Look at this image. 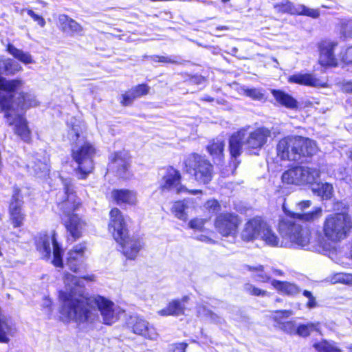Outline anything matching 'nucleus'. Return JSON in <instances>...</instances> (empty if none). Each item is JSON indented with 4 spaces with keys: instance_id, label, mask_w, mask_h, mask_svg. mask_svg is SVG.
<instances>
[{
    "instance_id": "nucleus-41",
    "label": "nucleus",
    "mask_w": 352,
    "mask_h": 352,
    "mask_svg": "<svg viewBox=\"0 0 352 352\" xmlns=\"http://www.w3.org/2000/svg\"><path fill=\"white\" fill-rule=\"evenodd\" d=\"M187 206L183 201H176L172 208V211L178 219L186 221L187 220V214L185 212Z\"/></svg>"
},
{
    "instance_id": "nucleus-13",
    "label": "nucleus",
    "mask_w": 352,
    "mask_h": 352,
    "mask_svg": "<svg viewBox=\"0 0 352 352\" xmlns=\"http://www.w3.org/2000/svg\"><path fill=\"white\" fill-rule=\"evenodd\" d=\"M109 231L116 241H122L127 236L128 228L124 217L117 208H113L109 212Z\"/></svg>"
},
{
    "instance_id": "nucleus-33",
    "label": "nucleus",
    "mask_w": 352,
    "mask_h": 352,
    "mask_svg": "<svg viewBox=\"0 0 352 352\" xmlns=\"http://www.w3.org/2000/svg\"><path fill=\"white\" fill-rule=\"evenodd\" d=\"M7 51L14 58L25 65L34 64L35 63L32 55L29 52H24L22 50L16 48L12 44L8 45Z\"/></svg>"
},
{
    "instance_id": "nucleus-4",
    "label": "nucleus",
    "mask_w": 352,
    "mask_h": 352,
    "mask_svg": "<svg viewBox=\"0 0 352 352\" xmlns=\"http://www.w3.org/2000/svg\"><path fill=\"white\" fill-rule=\"evenodd\" d=\"M322 237L332 243L340 242L346 239L352 229V219L346 212L329 214L324 218L322 223ZM329 244H327V250Z\"/></svg>"
},
{
    "instance_id": "nucleus-55",
    "label": "nucleus",
    "mask_w": 352,
    "mask_h": 352,
    "mask_svg": "<svg viewBox=\"0 0 352 352\" xmlns=\"http://www.w3.org/2000/svg\"><path fill=\"white\" fill-rule=\"evenodd\" d=\"M187 346L188 344L184 342L175 344L173 352H185Z\"/></svg>"
},
{
    "instance_id": "nucleus-56",
    "label": "nucleus",
    "mask_w": 352,
    "mask_h": 352,
    "mask_svg": "<svg viewBox=\"0 0 352 352\" xmlns=\"http://www.w3.org/2000/svg\"><path fill=\"white\" fill-rule=\"evenodd\" d=\"M197 314L199 316H207L210 314V311L206 309L205 307L199 305L197 307Z\"/></svg>"
},
{
    "instance_id": "nucleus-28",
    "label": "nucleus",
    "mask_w": 352,
    "mask_h": 352,
    "mask_svg": "<svg viewBox=\"0 0 352 352\" xmlns=\"http://www.w3.org/2000/svg\"><path fill=\"white\" fill-rule=\"evenodd\" d=\"M298 160L302 157H310L317 153L318 148L315 141L302 136H298Z\"/></svg>"
},
{
    "instance_id": "nucleus-57",
    "label": "nucleus",
    "mask_w": 352,
    "mask_h": 352,
    "mask_svg": "<svg viewBox=\"0 0 352 352\" xmlns=\"http://www.w3.org/2000/svg\"><path fill=\"white\" fill-rule=\"evenodd\" d=\"M206 206L214 210L219 207V204L216 200H209L206 202Z\"/></svg>"
},
{
    "instance_id": "nucleus-12",
    "label": "nucleus",
    "mask_w": 352,
    "mask_h": 352,
    "mask_svg": "<svg viewBox=\"0 0 352 352\" xmlns=\"http://www.w3.org/2000/svg\"><path fill=\"white\" fill-rule=\"evenodd\" d=\"M312 202L310 200L300 201L296 203V208L298 212H289V219H295L296 221L313 223L318 221L322 215L321 207H314L311 211L305 210L311 207Z\"/></svg>"
},
{
    "instance_id": "nucleus-53",
    "label": "nucleus",
    "mask_w": 352,
    "mask_h": 352,
    "mask_svg": "<svg viewBox=\"0 0 352 352\" xmlns=\"http://www.w3.org/2000/svg\"><path fill=\"white\" fill-rule=\"evenodd\" d=\"M342 60L346 63H352V46L346 50Z\"/></svg>"
},
{
    "instance_id": "nucleus-18",
    "label": "nucleus",
    "mask_w": 352,
    "mask_h": 352,
    "mask_svg": "<svg viewBox=\"0 0 352 352\" xmlns=\"http://www.w3.org/2000/svg\"><path fill=\"white\" fill-rule=\"evenodd\" d=\"M239 221L237 216L233 214H221L215 221V228L223 236L234 235L236 232Z\"/></svg>"
},
{
    "instance_id": "nucleus-39",
    "label": "nucleus",
    "mask_w": 352,
    "mask_h": 352,
    "mask_svg": "<svg viewBox=\"0 0 352 352\" xmlns=\"http://www.w3.org/2000/svg\"><path fill=\"white\" fill-rule=\"evenodd\" d=\"M224 147V142L221 139L214 140L208 146L207 149L210 154L221 160Z\"/></svg>"
},
{
    "instance_id": "nucleus-2",
    "label": "nucleus",
    "mask_w": 352,
    "mask_h": 352,
    "mask_svg": "<svg viewBox=\"0 0 352 352\" xmlns=\"http://www.w3.org/2000/svg\"><path fill=\"white\" fill-rule=\"evenodd\" d=\"M23 84L19 79L5 81L0 89V109L5 111L6 122L13 132L23 141L28 142L31 131L22 110L36 106L37 102L34 96L29 93H20L17 99L14 98Z\"/></svg>"
},
{
    "instance_id": "nucleus-21",
    "label": "nucleus",
    "mask_w": 352,
    "mask_h": 352,
    "mask_svg": "<svg viewBox=\"0 0 352 352\" xmlns=\"http://www.w3.org/2000/svg\"><path fill=\"white\" fill-rule=\"evenodd\" d=\"M131 164V156L128 151L116 152L111 159L110 168L116 170L120 177H125Z\"/></svg>"
},
{
    "instance_id": "nucleus-5",
    "label": "nucleus",
    "mask_w": 352,
    "mask_h": 352,
    "mask_svg": "<svg viewBox=\"0 0 352 352\" xmlns=\"http://www.w3.org/2000/svg\"><path fill=\"white\" fill-rule=\"evenodd\" d=\"M261 239L267 245L277 247L280 240L270 225L261 217L249 219L243 228V241H254Z\"/></svg>"
},
{
    "instance_id": "nucleus-20",
    "label": "nucleus",
    "mask_w": 352,
    "mask_h": 352,
    "mask_svg": "<svg viewBox=\"0 0 352 352\" xmlns=\"http://www.w3.org/2000/svg\"><path fill=\"white\" fill-rule=\"evenodd\" d=\"M338 43L331 40H324L320 43V58L319 62L322 65L336 66L337 59L334 54V49L337 47Z\"/></svg>"
},
{
    "instance_id": "nucleus-42",
    "label": "nucleus",
    "mask_w": 352,
    "mask_h": 352,
    "mask_svg": "<svg viewBox=\"0 0 352 352\" xmlns=\"http://www.w3.org/2000/svg\"><path fill=\"white\" fill-rule=\"evenodd\" d=\"M318 324L308 323L307 324H301L296 327V334L302 336L307 337L311 331L318 330Z\"/></svg>"
},
{
    "instance_id": "nucleus-50",
    "label": "nucleus",
    "mask_w": 352,
    "mask_h": 352,
    "mask_svg": "<svg viewBox=\"0 0 352 352\" xmlns=\"http://www.w3.org/2000/svg\"><path fill=\"white\" fill-rule=\"evenodd\" d=\"M135 98H138L133 91L131 89L122 95V103L123 105L130 104Z\"/></svg>"
},
{
    "instance_id": "nucleus-49",
    "label": "nucleus",
    "mask_w": 352,
    "mask_h": 352,
    "mask_svg": "<svg viewBox=\"0 0 352 352\" xmlns=\"http://www.w3.org/2000/svg\"><path fill=\"white\" fill-rule=\"evenodd\" d=\"M137 98H140L148 93L149 87L146 85H139L131 89Z\"/></svg>"
},
{
    "instance_id": "nucleus-17",
    "label": "nucleus",
    "mask_w": 352,
    "mask_h": 352,
    "mask_svg": "<svg viewBox=\"0 0 352 352\" xmlns=\"http://www.w3.org/2000/svg\"><path fill=\"white\" fill-rule=\"evenodd\" d=\"M87 250L86 243L76 245L67 253L66 265L74 272H80L84 268L85 254Z\"/></svg>"
},
{
    "instance_id": "nucleus-47",
    "label": "nucleus",
    "mask_w": 352,
    "mask_h": 352,
    "mask_svg": "<svg viewBox=\"0 0 352 352\" xmlns=\"http://www.w3.org/2000/svg\"><path fill=\"white\" fill-rule=\"evenodd\" d=\"M244 93L253 100H262L264 98L263 94L257 89H247L244 90Z\"/></svg>"
},
{
    "instance_id": "nucleus-35",
    "label": "nucleus",
    "mask_w": 352,
    "mask_h": 352,
    "mask_svg": "<svg viewBox=\"0 0 352 352\" xmlns=\"http://www.w3.org/2000/svg\"><path fill=\"white\" fill-rule=\"evenodd\" d=\"M245 270L251 273V276L256 281L261 283H267L270 281L271 277L265 270L263 265H255L245 266Z\"/></svg>"
},
{
    "instance_id": "nucleus-8",
    "label": "nucleus",
    "mask_w": 352,
    "mask_h": 352,
    "mask_svg": "<svg viewBox=\"0 0 352 352\" xmlns=\"http://www.w3.org/2000/svg\"><path fill=\"white\" fill-rule=\"evenodd\" d=\"M36 249L43 258H49L52 250L53 259L52 263L56 267H63L62 250L59 247L54 232L50 233L41 232L36 239Z\"/></svg>"
},
{
    "instance_id": "nucleus-37",
    "label": "nucleus",
    "mask_w": 352,
    "mask_h": 352,
    "mask_svg": "<svg viewBox=\"0 0 352 352\" xmlns=\"http://www.w3.org/2000/svg\"><path fill=\"white\" fill-rule=\"evenodd\" d=\"M242 134L240 131L233 134L230 140V150L232 157H237L241 154Z\"/></svg>"
},
{
    "instance_id": "nucleus-61",
    "label": "nucleus",
    "mask_w": 352,
    "mask_h": 352,
    "mask_svg": "<svg viewBox=\"0 0 352 352\" xmlns=\"http://www.w3.org/2000/svg\"><path fill=\"white\" fill-rule=\"evenodd\" d=\"M69 135H71L72 137L75 136V137H76V138H78V137H79L78 133L74 128L70 131Z\"/></svg>"
},
{
    "instance_id": "nucleus-11",
    "label": "nucleus",
    "mask_w": 352,
    "mask_h": 352,
    "mask_svg": "<svg viewBox=\"0 0 352 352\" xmlns=\"http://www.w3.org/2000/svg\"><path fill=\"white\" fill-rule=\"evenodd\" d=\"M63 184L64 195L58 196V206L66 218L74 214L73 212L80 206V201L75 194L74 185L70 179H63Z\"/></svg>"
},
{
    "instance_id": "nucleus-29",
    "label": "nucleus",
    "mask_w": 352,
    "mask_h": 352,
    "mask_svg": "<svg viewBox=\"0 0 352 352\" xmlns=\"http://www.w3.org/2000/svg\"><path fill=\"white\" fill-rule=\"evenodd\" d=\"M111 195L118 204L135 205L137 203V194L133 190L126 189L114 190L112 191Z\"/></svg>"
},
{
    "instance_id": "nucleus-24",
    "label": "nucleus",
    "mask_w": 352,
    "mask_h": 352,
    "mask_svg": "<svg viewBox=\"0 0 352 352\" xmlns=\"http://www.w3.org/2000/svg\"><path fill=\"white\" fill-rule=\"evenodd\" d=\"M121 245L122 252L129 259H134L142 247L141 240L135 237H129L128 235L124 237L122 241H117Z\"/></svg>"
},
{
    "instance_id": "nucleus-32",
    "label": "nucleus",
    "mask_w": 352,
    "mask_h": 352,
    "mask_svg": "<svg viewBox=\"0 0 352 352\" xmlns=\"http://www.w3.org/2000/svg\"><path fill=\"white\" fill-rule=\"evenodd\" d=\"M22 70V67L15 60L10 58H0V73L6 75H14Z\"/></svg>"
},
{
    "instance_id": "nucleus-23",
    "label": "nucleus",
    "mask_w": 352,
    "mask_h": 352,
    "mask_svg": "<svg viewBox=\"0 0 352 352\" xmlns=\"http://www.w3.org/2000/svg\"><path fill=\"white\" fill-rule=\"evenodd\" d=\"M271 131L266 128H258L252 132L247 141V148L258 149L261 148L270 136Z\"/></svg>"
},
{
    "instance_id": "nucleus-44",
    "label": "nucleus",
    "mask_w": 352,
    "mask_h": 352,
    "mask_svg": "<svg viewBox=\"0 0 352 352\" xmlns=\"http://www.w3.org/2000/svg\"><path fill=\"white\" fill-rule=\"evenodd\" d=\"M292 314L293 312L290 310H280L274 312L272 317L276 322V327H278L280 322H283L285 319L288 318Z\"/></svg>"
},
{
    "instance_id": "nucleus-62",
    "label": "nucleus",
    "mask_w": 352,
    "mask_h": 352,
    "mask_svg": "<svg viewBox=\"0 0 352 352\" xmlns=\"http://www.w3.org/2000/svg\"><path fill=\"white\" fill-rule=\"evenodd\" d=\"M303 295L307 297V298H309L312 296V294L310 292L307 291V290H305L303 292Z\"/></svg>"
},
{
    "instance_id": "nucleus-45",
    "label": "nucleus",
    "mask_w": 352,
    "mask_h": 352,
    "mask_svg": "<svg viewBox=\"0 0 352 352\" xmlns=\"http://www.w3.org/2000/svg\"><path fill=\"white\" fill-rule=\"evenodd\" d=\"M279 329L288 334H296V327L293 321H284L276 327Z\"/></svg>"
},
{
    "instance_id": "nucleus-52",
    "label": "nucleus",
    "mask_w": 352,
    "mask_h": 352,
    "mask_svg": "<svg viewBox=\"0 0 352 352\" xmlns=\"http://www.w3.org/2000/svg\"><path fill=\"white\" fill-rule=\"evenodd\" d=\"M27 12L28 14L31 16L34 21H36L41 27H43L45 25V21L41 16L38 15L32 10H28Z\"/></svg>"
},
{
    "instance_id": "nucleus-48",
    "label": "nucleus",
    "mask_w": 352,
    "mask_h": 352,
    "mask_svg": "<svg viewBox=\"0 0 352 352\" xmlns=\"http://www.w3.org/2000/svg\"><path fill=\"white\" fill-rule=\"evenodd\" d=\"M152 59L155 62L163 63H173L176 64L178 63L177 58L176 56H154Z\"/></svg>"
},
{
    "instance_id": "nucleus-63",
    "label": "nucleus",
    "mask_w": 352,
    "mask_h": 352,
    "mask_svg": "<svg viewBox=\"0 0 352 352\" xmlns=\"http://www.w3.org/2000/svg\"><path fill=\"white\" fill-rule=\"evenodd\" d=\"M203 100L204 101H208V102H212L214 100V99L209 96H205L204 98H203Z\"/></svg>"
},
{
    "instance_id": "nucleus-51",
    "label": "nucleus",
    "mask_w": 352,
    "mask_h": 352,
    "mask_svg": "<svg viewBox=\"0 0 352 352\" xmlns=\"http://www.w3.org/2000/svg\"><path fill=\"white\" fill-rule=\"evenodd\" d=\"M205 224V220L203 219H194L189 222L190 228L201 230Z\"/></svg>"
},
{
    "instance_id": "nucleus-10",
    "label": "nucleus",
    "mask_w": 352,
    "mask_h": 352,
    "mask_svg": "<svg viewBox=\"0 0 352 352\" xmlns=\"http://www.w3.org/2000/svg\"><path fill=\"white\" fill-rule=\"evenodd\" d=\"M181 174L179 170L168 167L163 175L160 188L162 192H175L177 194L187 192L191 195L201 193L200 190H190L181 184Z\"/></svg>"
},
{
    "instance_id": "nucleus-43",
    "label": "nucleus",
    "mask_w": 352,
    "mask_h": 352,
    "mask_svg": "<svg viewBox=\"0 0 352 352\" xmlns=\"http://www.w3.org/2000/svg\"><path fill=\"white\" fill-rule=\"evenodd\" d=\"M339 25L340 33L345 38H352V21L342 20Z\"/></svg>"
},
{
    "instance_id": "nucleus-64",
    "label": "nucleus",
    "mask_w": 352,
    "mask_h": 352,
    "mask_svg": "<svg viewBox=\"0 0 352 352\" xmlns=\"http://www.w3.org/2000/svg\"><path fill=\"white\" fill-rule=\"evenodd\" d=\"M346 349L349 350V352H352V344L347 345Z\"/></svg>"
},
{
    "instance_id": "nucleus-38",
    "label": "nucleus",
    "mask_w": 352,
    "mask_h": 352,
    "mask_svg": "<svg viewBox=\"0 0 352 352\" xmlns=\"http://www.w3.org/2000/svg\"><path fill=\"white\" fill-rule=\"evenodd\" d=\"M314 347L318 352H342L335 342H329L326 340L315 343Z\"/></svg>"
},
{
    "instance_id": "nucleus-15",
    "label": "nucleus",
    "mask_w": 352,
    "mask_h": 352,
    "mask_svg": "<svg viewBox=\"0 0 352 352\" xmlns=\"http://www.w3.org/2000/svg\"><path fill=\"white\" fill-rule=\"evenodd\" d=\"M23 201L21 190L18 188H14L13 194L9 206V214L10 221L14 227L23 226L25 219V214L23 210Z\"/></svg>"
},
{
    "instance_id": "nucleus-27",
    "label": "nucleus",
    "mask_w": 352,
    "mask_h": 352,
    "mask_svg": "<svg viewBox=\"0 0 352 352\" xmlns=\"http://www.w3.org/2000/svg\"><path fill=\"white\" fill-rule=\"evenodd\" d=\"M24 168L31 174L38 177H43L47 174L49 171L47 160L42 162L38 158L34 157H30L27 163H23Z\"/></svg>"
},
{
    "instance_id": "nucleus-25",
    "label": "nucleus",
    "mask_w": 352,
    "mask_h": 352,
    "mask_svg": "<svg viewBox=\"0 0 352 352\" xmlns=\"http://www.w3.org/2000/svg\"><path fill=\"white\" fill-rule=\"evenodd\" d=\"M289 83L311 87H325V82L311 74L298 73L288 77Z\"/></svg>"
},
{
    "instance_id": "nucleus-59",
    "label": "nucleus",
    "mask_w": 352,
    "mask_h": 352,
    "mask_svg": "<svg viewBox=\"0 0 352 352\" xmlns=\"http://www.w3.org/2000/svg\"><path fill=\"white\" fill-rule=\"evenodd\" d=\"M309 300L307 302V306L309 308H313L316 306V301L315 298L312 296L311 298H308Z\"/></svg>"
},
{
    "instance_id": "nucleus-1",
    "label": "nucleus",
    "mask_w": 352,
    "mask_h": 352,
    "mask_svg": "<svg viewBox=\"0 0 352 352\" xmlns=\"http://www.w3.org/2000/svg\"><path fill=\"white\" fill-rule=\"evenodd\" d=\"M64 283L65 289L60 292L59 298L63 302L61 313L69 320L87 327L100 322L111 325L118 320L122 310L114 302L100 296L89 298L82 296V280L66 274Z\"/></svg>"
},
{
    "instance_id": "nucleus-58",
    "label": "nucleus",
    "mask_w": 352,
    "mask_h": 352,
    "mask_svg": "<svg viewBox=\"0 0 352 352\" xmlns=\"http://www.w3.org/2000/svg\"><path fill=\"white\" fill-rule=\"evenodd\" d=\"M51 304H52V302H51L50 299L47 298L44 299L43 306L47 309V312L48 314H50L52 311V309L50 307Z\"/></svg>"
},
{
    "instance_id": "nucleus-19",
    "label": "nucleus",
    "mask_w": 352,
    "mask_h": 352,
    "mask_svg": "<svg viewBox=\"0 0 352 352\" xmlns=\"http://www.w3.org/2000/svg\"><path fill=\"white\" fill-rule=\"evenodd\" d=\"M64 225L65 226L68 239L72 241L80 238L86 230V221L77 214H73L65 218Z\"/></svg>"
},
{
    "instance_id": "nucleus-40",
    "label": "nucleus",
    "mask_w": 352,
    "mask_h": 352,
    "mask_svg": "<svg viewBox=\"0 0 352 352\" xmlns=\"http://www.w3.org/2000/svg\"><path fill=\"white\" fill-rule=\"evenodd\" d=\"M313 191L323 199H330L333 195V186L329 183L318 184L317 188H314Z\"/></svg>"
},
{
    "instance_id": "nucleus-60",
    "label": "nucleus",
    "mask_w": 352,
    "mask_h": 352,
    "mask_svg": "<svg viewBox=\"0 0 352 352\" xmlns=\"http://www.w3.org/2000/svg\"><path fill=\"white\" fill-rule=\"evenodd\" d=\"M272 270L275 276H282L284 275V272L280 270L272 268Z\"/></svg>"
},
{
    "instance_id": "nucleus-46",
    "label": "nucleus",
    "mask_w": 352,
    "mask_h": 352,
    "mask_svg": "<svg viewBox=\"0 0 352 352\" xmlns=\"http://www.w3.org/2000/svg\"><path fill=\"white\" fill-rule=\"evenodd\" d=\"M245 289L250 295L255 296H268L269 294V293L266 290L261 289L250 284H247L245 285Z\"/></svg>"
},
{
    "instance_id": "nucleus-36",
    "label": "nucleus",
    "mask_w": 352,
    "mask_h": 352,
    "mask_svg": "<svg viewBox=\"0 0 352 352\" xmlns=\"http://www.w3.org/2000/svg\"><path fill=\"white\" fill-rule=\"evenodd\" d=\"M327 280L331 284H344L352 287V274L338 272L330 275Z\"/></svg>"
},
{
    "instance_id": "nucleus-31",
    "label": "nucleus",
    "mask_w": 352,
    "mask_h": 352,
    "mask_svg": "<svg viewBox=\"0 0 352 352\" xmlns=\"http://www.w3.org/2000/svg\"><path fill=\"white\" fill-rule=\"evenodd\" d=\"M58 21L63 32L81 34L83 30L80 24L65 14L59 15Z\"/></svg>"
},
{
    "instance_id": "nucleus-22",
    "label": "nucleus",
    "mask_w": 352,
    "mask_h": 352,
    "mask_svg": "<svg viewBox=\"0 0 352 352\" xmlns=\"http://www.w3.org/2000/svg\"><path fill=\"white\" fill-rule=\"evenodd\" d=\"M275 8L279 12L289 13L292 14H304L312 18H317L320 14L318 10L307 8L302 5L295 6L287 1L285 3L276 5Z\"/></svg>"
},
{
    "instance_id": "nucleus-16",
    "label": "nucleus",
    "mask_w": 352,
    "mask_h": 352,
    "mask_svg": "<svg viewBox=\"0 0 352 352\" xmlns=\"http://www.w3.org/2000/svg\"><path fill=\"white\" fill-rule=\"evenodd\" d=\"M298 136H287L279 140L276 146L278 156L283 160L298 161Z\"/></svg>"
},
{
    "instance_id": "nucleus-6",
    "label": "nucleus",
    "mask_w": 352,
    "mask_h": 352,
    "mask_svg": "<svg viewBox=\"0 0 352 352\" xmlns=\"http://www.w3.org/2000/svg\"><path fill=\"white\" fill-rule=\"evenodd\" d=\"M185 170L199 184H208L213 177L212 164L204 157L192 153L184 161Z\"/></svg>"
},
{
    "instance_id": "nucleus-14",
    "label": "nucleus",
    "mask_w": 352,
    "mask_h": 352,
    "mask_svg": "<svg viewBox=\"0 0 352 352\" xmlns=\"http://www.w3.org/2000/svg\"><path fill=\"white\" fill-rule=\"evenodd\" d=\"M126 327L135 334L144 336L145 338L155 340L157 333L155 328L142 317L137 315L131 316L126 322Z\"/></svg>"
},
{
    "instance_id": "nucleus-34",
    "label": "nucleus",
    "mask_w": 352,
    "mask_h": 352,
    "mask_svg": "<svg viewBox=\"0 0 352 352\" xmlns=\"http://www.w3.org/2000/svg\"><path fill=\"white\" fill-rule=\"evenodd\" d=\"M272 94L276 102L289 109L297 107V101L290 95L280 90H272Z\"/></svg>"
},
{
    "instance_id": "nucleus-54",
    "label": "nucleus",
    "mask_w": 352,
    "mask_h": 352,
    "mask_svg": "<svg viewBox=\"0 0 352 352\" xmlns=\"http://www.w3.org/2000/svg\"><path fill=\"white\" fill-rule=\"evenodd\" d=\"M341 89L344 92L352 94V81H346L342 82Z\"/></svg>"
},
{
    "instance_id": "nucleus-7",
    "label": "nucleus",
    "mask_w": 352,
    "mask_h": 352,
    "mask_svg": "<svg viewBox=\"0 0 352 352\" xmlns=\"http://www.w3.org/2000/svg\"><path fill=\"white\" fill-rule=\"evenodd\" d=\"M320 170L317 167L295 166L285 170L281 177L283 183L294 186H305L316 183L320 177Z\"/></svg>"
},
{
    "instance_id": "nucleus-26",
    "label": "nucleus",
    "mask_w": 352,
    "mask_h": 352,
    "mask_svg": "<svg viewBox=\"0 0 352 352\" xmlns=\"http://www.w3.org/2000/svg\"><path fill=\"white\" fill-rule=\"evenodd\" d=\"M188 300L189 298L186 296L180 300H173L168 303L166 308L159 310L157 313L162 316L182 315L184 314L186 303Z\"/></svg>"
},
{
    "instance_id": "nucleus-30",
    "label": "nucleus",
    "mask_w": 352,
    "mask_h": 352,
    "mask_svg": "<svg viewBox=\"0 0 352 352\" xmlns=\"http://www.w3.org/2000/svg\"><path fill=\"white\" fill-rule=\"evenodd\" d=\"M270 283L272 287L278 292L287 296H295L300 292L299 287L293 283L279 281L274 279L272 280Z\"/></svg>"
},
{
    "instance_id": "nucleus-3",
    "label": "nucleus",
    "mask_w": 352,
    "mask_h": 352,
    "mask_svg": "<svg viewBox=\"0 0 352 352\" xmlns=\"http://www.w3.org/2000/svg\"><path fill=\"white\" fill-rule=\"evenodd\" d=\"M295 219H283L279 223L280 232L287 239L290 245L297 248H305L320 253L327 250L326 240L319 233L311 236V230Z\"/></svg>"
},
{
    "instance_id": "nucleus-9",
    "label": "nucleus",
    "mask_w": 352,
    "mask_h": 352,
    "mask_svg": "<svg viewBox=\"0 0 352 352\" xmlns=\"http://www.w3.org/2000/svg\"><path fill=\"white\" fill-rule=\"evenodd\" d=\"M94 155L95 148L87 142L79 141L72 148V158L77 163L78 170L84 175L92 171Z\"/></svg>"
}]
</instances>
